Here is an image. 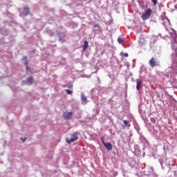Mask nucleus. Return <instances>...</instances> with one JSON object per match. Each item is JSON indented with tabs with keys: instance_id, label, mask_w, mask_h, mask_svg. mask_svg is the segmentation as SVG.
Listing matches in <instances>:
<instances>
[{
	"instance_id": "obj_10",
	"label": "nucleus",
	"mask_w": 177,
	"mask_h": 177,
	"mask_svg": "<svg viewBox=\"0 0 177 177\" xmlns=\"http://www.w3.org/2000/svg\"><path fill=\"white\" fill-rule=\"evenodd\" d=\"M88 46H89V41H84V45L83 46V51L85 52L86 49H88Z\"/></svg>"
},
{
	"instance_id": "obj_11",
	"label": "nucleus",
	"mask_w": 177,
	"mask_h": 177,
	"mask_svg": "<svg viewBox=\"0 0 177 177\" xmlns=\"http://www.w3.org/2000/svg\"><path fill=\"white\" fill-rule=\"evenodd\" d=\"M28 82H29V85H32V82H34V80L32 79V77H29L27 79Z\"/></svg>"
},
{
	"instance_id": "obj_9",
	"label": "nucleus",
	"mask_w": 177,
	"mask_h": 177,
	"mask_svg": "<svg viewBox=\"0 0 177 177\" xmlns=\"http://www.w3.org/2000/svg\"><path fill=\"white\" fill-rule=\"evenodd\" d=\"M23 15L24 16H27L28 15H30V8L28 7L24 8Z\"/></svg>"
},
{
	"instance_id": "obj_16",
	"label": "nucleus",
	"mask_w": 177,
	"mask_h": 177,
	"mask_svg": "<svg viewBox=\"0 0 177 177\" xmlns=\"http://www.w3.org/2000/svg\"><path fill=\"white\" fill-rule=\"evenodd\" d=\"M100 139H101V141H102V145H104V143H106V142H104V137H101Z\"/></svg>"
},
{
	"instance_id": "obj_12",
	"label": "nucleus",
	"mask_w": 177,
	"mask_h": 177,
	"mask_svg": "<svg viewBox=\"0 0 177 177\" xmlns=\"http://www.w3.org/2000/svg\"><path fill=\"white\" fill-rule=\"evenodd\" d=\"M118 41L119 44H122V42H124V39L122 37H119L118 39Z\"/></svg>"
},
{
	"instance_id": "obj_7",
	"label": "nucleus",
	"mask_w": 177,
	"mask_h": 177,
	"mask_svg": "<svg viewBox=\"0 0 177 177\" xmlns=\"http://www.w3.org/2000/svg\"><path fill=\"white\" fill-rule=\"evenodd\" d=\"M104 146L109 151L113 150V145L110 142L104 143Z\"/></svg>"
},
{
	"instance_id": "obj_14",
	"label": "nucleus",
	"mask_w": 177,
	"mask_h": 177,
	"mask_svg": "<svg viewBox=\"0 0 177 177\" xmlns=\"http://www.w3.org/2000/svg\"><path fill=\"white\" fill-rule=\"evenodd\" d=\"M65 92H66L67 95H73V91L71 90L66 89Z\"/></svg>"
},
{
	"instance_id": "obj_1",
	"label": "nucleus",
	"mask_w": 177,
	"mask_h": 177,
	"mask_svg": "<svg viewBox=\"0 0 177 177\" xmlns=\"http://www.w3.org/2000/svg\"><path fill=\"white\" fill-rule=\"evenodd\" d=\"M149 64L151 67H158L160 66V62L155 57H151L149 62Z\"/></svg>"
},
{
	"instance_id": "obj_19",
	"label": "nucleus",
	"mask_w": 177,
	"mask_h": 177,
	"mask_svg": "<svg viewBox=\"0 0 177 177\" xmlns=\"http://www.w3.org/2000/svg\"><path fill=\"white\" fill-rule=\"evenodd\" d=\"M124 57H128V56H129V55H128V53H124Z\"/></svg>"
},
{
	"instance_id": "obj_6",
	"label": "nucleus",
	"mask_w": 177,
	"mask_h": 177,
	"mask_svg": "<svg viewBox=\"0 0 177 177\" xmlns=\"http://www.w3.org/2000/svg\"><path fill=\"white\" fill-rule=\"evenodd\" d=\"M81 100L82 104H86V103H88V99L86 98V95H85L84 93H81Z\"/></svg>"
},
{
	"instance_id": "obj_17",
	"label": "nucleus",
	"mask_w": 177,
	"mask_h": 177,
	"mask_svg": "<svg viewBox=\"0 0 177 177\" xmlns=\"http://www.w3.org/2000/svg\"><path fill=\"white\" fill-rule=\"evenodd\" d=\"M151 2L153 3V5H157V0H151Z\"/></svg>"
},
{
	"instance_id": "obj_2",
	"label": "nucleus",
	"mask_w": 177,
	"mask_h": 177,
	"mask_svg": "<svg viewBox=\"0 0 177 177\" xmlns=\"http://www.w3.org/2000/svg\"><path fill=\"white\" fill-rule=\"evenodd\" d=\"M150 16H151V8H148L144 14L142 15L141 19L142 20H147L150 19Z\"/></svg>"
},
{
	"instance_id": "obj_4",
	"label": "nucleus",
	"mask_w": 177,
	"mask_h": 177,
	"mask_svg": "<svg viewBox=\"0 0 177 177\" xmlns=\"http://www.w3.org/2000/svg\"><path fill=\"white\" fill-rule=\"evenodd\" d=\"M63 117L64 120H66V121H68V120H71V117H73V112L65 111L63 113Z\"/></svg>"
},
{
	"instance_id": "obj_20",
	"label": "nucleus",
	"mask_w": 177,
	"mask_h": 177,
	"mask_svg": "<svg viewBox=\"0 0 177 177\" xmlns=\"http://www.w3.org/2000/svg\"><path fill=\"white\" fill-rule=\"evenodd\" d=\"M26 139H27V138H25L24 140H22V142H26Z\"/></svg>"
},
{
	"instance_id": "obj_8",
	"label": "nucleus",
	"mask_w": 177,
	"mask_h": 177,
	"mask_svg": "<svg viewBox=\"0 0 177 177\" xmlns=\"http://www.w3.org/2000/svg\"><path fill=\"white\" fill-rule=\"evenodd\" d=\"M27 56H24V57H23V58H22V60L24 62V64L26 66V71H27V73H28V66H27V65L28 64V62L27 61Z\"/></svg>"
},
{
	"instance_id": "obj_18",
	"label": "nucleus",
	"mask_w": 177,
	"mask_h": 177,
	"mask_svg": "<svg viewBox=\"0 0 177 177\" xmlns=\"http://www.w3.org/2000/svg\"><path fill=\"white\" fill-rule=\"evenodd\" d=\"M96 27H99V24H96L93 26V28H96Z\"/></svg>"
},
{
	"instance_id": "obj_5",
	"label": "nucleus",
	"mask_w": 177,
	"mask_h": 177,
	"mask_svg": "<svg viewBox=\"0 0 177 177\" xmlns=\"http://www.w3.org/2000/svg\"><path fill=\"white\" fill-rule=\"evenodd\" d=\"M136 89L137 91H140V89H142V88H143V82H142V80L137 79L136 80Z\"/></svg>"
},
{
	"instance_id": "obj_3",
	"label": "nucleus",
	"mask_w": 177,
	"mask_h": 177,
	"mask_svg": "<svg viewBox=\"0 0 177 177\" xmlns=\"http://www.w3.org/2000/svg\"><path fill=\"white\" fill-rule=\"evenodd\" d=\"M78 140V133H74L72 135L71 138H67L66 142L67 143H71L72 142H75V140Z\"/></svg>"
},
{
	"instance_id": "obj_15",
	"label": "nucleus",
	"mask_w": 177,
	"mask_h": 177,
	"mask_svg": "<svg viewBox=\"0 0 177 177\" xmlns=\"http://www.w3.org/2000/svg\"><path fill=\"white\" fill-rule=\"evenodd\" d=\"M68 88V89H73V84H67L66 86H64V88Z\"/></svg>"
},
{
	"instance_id": "obj_13",
	"label": "nucleus",
	"mask_w": 177,
	"mask_h": 177,
	"mask_svg": "<svg viewBox=\"0 0 177 177\" xmlns=\"http://www.w3.org/2000/svg\"><path fill=\"white\" fill-rule=\"evenodd\" d=\"M125 127H127L128 128H129V127H131V124H129V122H128V120H124L123 121Z\"/></svg>"
}]
</instances>
